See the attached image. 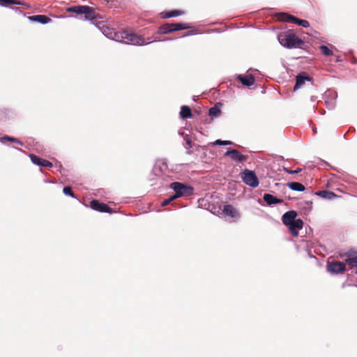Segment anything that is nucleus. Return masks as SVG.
<instances>
[{
    "mask_svg": "<svg viewBox=\"0 0 357 357\" xmlns=\"http://www.w3.org/2000/svg\"><path fill=\"white\" fill-rule=\"evenodd\" d=\"M101 30L105 36L116 41L135 45L147 44L144 38L126 30L115 32L112 28L107 25H102Z\"/></svg>",
    "mask_w": 357,
    "mask_h": 357,
    "instance_id": "1",
    "label": "nucleus"
},
{
    "mask_svg": "<svg viewBox=\"0 0 357 357\" xmlns=\"http://www.w3.org/2000/svg\"><path fill=\"white\" fill-rule=\"evenodd\" d=\"M278 40L282 45L288 48L301 47L304 44L291 30L280 33L278 35Z\"/></svg>",
    "mask_w": 357,
    "mask_h": 357,
    "instance_id": "2",
    "label": "nucleus"
},
{
    "mask_svg": "<svg viewBox=\"0 0 357 357\" xmlns=\"http://www.w3.org/2000/svg\"><path fill=\"white\" fill-rule=\"evenodd\" d=\"M170 188L175 192L174 198H178L181 197H188L193 194L194 188L190 185L179 183L174 182L171 183Z\"/></svg>",
    "mask_w": 357,
    "mask_h": 357,
    "instance_id": "3",
    "label": "nucleus"
},
{
    "mask_svg": "<svg viewBox=\"0 0 357 357\" xmlns=\"http://www.w3.org/2000/svg\"><path fill=\"white\" fill-rule=\"evenodd\" d=\"M66 11L76 14H84L85 20H93L96 17L95 10L88 6H75L67 8Z\"/></svg>",
    "mask_w": 357,
    "mask_h": 357,
    "instance_id": "4",
    "label": "nucleus"
},
{
    "mask_svg": "<svg viewBox=\"0 0 357 357\" xmlns=\"http://www.w3.org/2000/svg\"><path fill=\"white\" fill-rule=\"evenodd\" d=\"M242 181L252 188H257L259 185V179L254 171L245 169L241 173Z\"/></svg>",
    "mask_w": 357,
    "mask_h": 357,
    "instance_id": "5",
    "label": "nucleus"
},
{
    "mask_svg": "<svg viewBox=\"0 0 357 357\" xmlns=\"http://www.w3.org/2000/svg\"><path fill=\"white\" fill-rule=\"evenodd\" d=\"M278 19L280 21L285 22H290L294 24H298L300 26H302L303 27H309L310 23L308 21L305 20H301L297 17H296L294 15L287 14V13H280L278 15Z\"/></svg>",
    "mask_w": 357,
    "mask_h": 357,
    "instance_id": "6",
    "label": "nucleus"
},
{
    "mask_svg": "<svg viewBox=\"0 0 357 357\" xmlns=\"http://www.w3.org/2000/svg\"><path fill=\"white\" fill-rule=\"evenodd\" d=\"M346 270L344 263L337 261H328L327 264V271L331 273H342Z\"/></svg>",
    "mask_w": 357,
    "mask_h": 357,
    "instance_id": "7",
    "label": "nucleus"
},
{
    "mask_svg": "<svg viewBox=\"0 0 357 357\" xmlns=\"http://www.w3.org/2000/svg\"><path fill=\"white\" fill-rule=\"evenodd\" d=\"M225 156H229L231 159L234 161L238 162H243L246 161L248 158V155L242 154L237 149H229L225 153Z\"/></svg>",
    "mask_w": 357,
    "mask_h": 357,
    "instance_id": "8",
    "label": "nucleus"
},
{
    "mask_svg": "<svg viewBox=\"0 0 357 357\" xmlns=\"http://www.w3.org/2000/svg\"><path fill=\"white\" fill-rule=\"evenodd\" d=\"M90 206L91 208L97 211L106 212L109 213L112 212V209L108 205L104 203H101L98 200H92L90 202Z\"/></svg>",
    "mask_w": 357,
    "mask_h": 357,
    "instance_id": "9",
    "label": "nucleus"
},
{
    "mask_svg": "<svg viewBox=\"0 0 357 357\" xmlns=\"http://www.w3.org/2000/svg\"><path fill=\"white\" fill-rule=\"evenodd\" d=\"M303 227V222L301 219H297L289 225H288L291 234L294 237H297L298 236V230L301 229Z\"/></svg>",
    "mask_w": 357,
    "mask_h": 357,
    "instance_id": "10",
    "label": "nucleus"
},
{
    "mask_svg": "<svg viewBox=\"0 0 357 357\" xmlns=\"http://www.w3.org/2000/svg\"><path fill=\"white\" fill-rule=\"evenodd\" d=\"M29 157H30L31 162L35 165H37L40 167H50V168L52 167V162H50V161H48L47 160L43 159L38 155H36L34 154H30Z\"/></svg>",
    "mask_w": 357,
    "mask_h": 357,
    "instance_id": "11",
    "label": "nucleus"
},
{
    "mask_svg": "<svg viewBox=\"0 0 357 357\" xmlns=\"http://www.w3.org/2000/svg\"><path fill=\"white\" fill-rule=\"evenodd\" d=\"M222 212L227 216H229L234 219H238L240 217L238 211L230 204L224 205Z\"/></svg>",
    "mask_w": 357,
    "mask_h": 357,
    "instance_id": "12",
    "label": "nucleus"
},
{
    "mask_svg": "<svg viewBox=\"0 0 357 357\" xmlns=\"http://www.w3.org/2000/svg\"><path fill=\"white\" fill-rule=\"evenodd\" d=\"M297 213L295 211H289L286 212L282 217V222L284 225L288 226L296 219Z\"/></svg>",
    "mask_w": 357,
    "mask_h": 357,
    "instance_id": "13",
    "label": "nucleus"
},
{
    "mask_svg": "<svg viewBox=\"0 0 357 357\" xmlns=\"http://www.w3.org/2000/svg\"><path fill=\"white\" fill-rule=\"evenodd\" d=\"M237 79L242 83L243 85L250 86L255 84V77L252 74L247 75H238Z\"/></svg>",
    "mask_w": 357,
    "mask_h": 357,
    "instance_id": "14",
    "label": "nucleus"
},
{
    "mask_svg": "<svg viewBox=\"0 0 357 357\" xmlns=\"http://www.w3.org/2000/svg\"><path fill=\"white\" fill-rule=\"evenodd\" d=\"M28 19L32 22H36L43 24H47L52 21V20L44 15H31L28 17Z\"/></svg>",
    "mask_w": 357,
    "mask_h": 357,
    "instance_id": "15",
    "label": "nucleus"
},
{
    "mask_svg": "<svg viewBox=\"0 0 357 357\" xmlns=\"http://www.w3.org/2000/svg\"><path fill=\"white\" fill-rule=\"evenodd\" d=\"M306 80L310 81L311 80V78L309 76L305 75V73L298 75L296 76V84L294 87V90L296 91L301 88Z\"/></svg>",
    "mask_w": 357,
    "mask_h": 357,
    "instance_id": "16",
    "label": "nucleus"
},
{
    "mask_svg": "<svg viewBox=\"0 0 357 357\" xmlns=\"http://www.w3.org/2000/svg\"><path fill=\"white\" fill-rule=\"evenodd\" d=\"M10 5H20L24 8H29L30 6L24 2L17 0H0V6H9Z\"/></svg>",
    "mask_w": 357,
    "mask_h": 357,
    "instance_id": "17",
    "label": "nucleus"
},
{
    "mask_svg": "<svg viewBox=\"0 0 357 357\" xmlns=\"http://www.w3.org/2000/svg\"><path fill=\"white\" fill-rule=\"evenodd\" d=\"M263 199L269 206L283 202L282 199H278L271 194H264Z\"/></svg>",
    "mask_w": 357,
    "mask_h": 357,
    "instance_id": "18",
    "label": "nucleus"
},
{
    "mask_svg": "<svg viewBox=\"0 0 357 357\" xmlns=\"http://www.w3.org/2000/svg\"><path fill=\"white\" fill-rule=\"evenodd\" d=\"M169 29L171 32L179 31V30H184L188 29L190 28V26H189L188 24L185 23H169Z\"/></svg>",
    "mask_w": 357,
    "mask_h": 357,
    "instance_id": "19",
    "label": "nucleus"
},
{
    "mask_svg": "<svg viewBox=\"0 0 357 357\" xmlns=\"http://www.w3.org/2000/svg\"><path fill=\"white\" fill-rule=\"evenodd\" d=\"M180 116L183 119L191 118L192 116L191 109L188 106H182L181 108Z\"/></svg>",
    "mask_w": 357,
    "mask_h": 357,
    "instance_id": "20",
    "label": "nucleus"
},
{
    "mask_svg": "<svg viewBox=\"0 0 357 357\" xmlns=\"http://www.w3.org/2000/svg\"><path fill=\"white\" fill-rule=\"evenodd\" d=\"M287 186L292 190L294 191H304L305 190V186L298 182H290L287 183Z\"/></svg>",
    "mask_w": 357,
    "mask_h": 357,
    "instance_id": "21",
    "label": "nucleus"
},
{
    "mask_svg": "<svg viewBox=\"0 0 357 357\" xmlns=\"http://www.w3.org/2000/svg\"><path fill=\"white\" fill-rule=\"evenodd\" d=\"M316 194L323 198L331 199L336 197V195L328 190H321L316 192Z\"/></svg>",
    "mask_w": 357,
    "mask_h": 357,
    "instance_id": "22",
    "label": "nucleus"
},
{
    "mask_svg": "<svg viewBox=\"0 0 357 357\" xmlns=\"http://www.w3.org/2000/svg\"><path fill=\"white\" fill-rule=\"evenodd\" d=\"M208 114L212 119L219 116L221 114L220 107L218 105H215L209 109Z\"/></svg>",
    "mask_w": 357,
    "mask_h": 357,
    "instance_id": "23",
    "label": "nucleus"
},
{
    "mask_svg": "<svg viewBox=\"0 0 357 357\" xmlns=\"http://www.w3.org/2000/svg\"><path fill=\"white\" fill-rule=\"evenodd\" d=\"M182 14H183L182 11H180L178 10H172V11L166 12V13H163L162 17L163 18H169V17H177V16L181 15Z\"/></svg>",
    "mask_w": 357,
    "mask_h": 357,
    "instance_id": "24",
    "label": "nucleus"
},
{
    "mask_svg": "<svg viewBox=\"0 0 357 357\" xmlns=\"http://www.w3.org/2000/svg\"><path fill=\"white\" fill-rule=\"evenodd\" d=\"M0 141L1 142H4L5 141H9V142H11L17 143V144H18L20 146L23 145V143L21 141H20L18 139L13 137L8 136V135H5V136L1 137L0 138Z\"/></svg>",
    "mask_w": 357,
    "mask_h": 357,
    "instance_id": "25",
    "label": "nucleus"
},
{
    "mask_svg": "<svg viewBox=\"0 0 357 357\" xmlns=\"http://www.w3.org/2000/svg\"><path fill=\"white\" fill-rule=\"evenodd\" d=\"M158 33L160 34H167L169 33H171V31L169 29V23L164 24L163 25L160 26L158 29Z\"/></svg>",
    "mask_w": 357,
    "mask_h": 357,
    "instance_id": "26",
    "label": "nucleus"
},
{
    "mask_svg": "<svg viewBox=\"0 0 357 357\" xmlns=\"http://www.w3.org/2000/svg\"><path fill=\"white\" fill-rule=\"evenodd\" d=\"M345 263L350 266L351 268H353L354 266H357V255L346 259Z\"/></svg>",
    "mask_w": 357,
    "mask_h": 357,
    "instance_id": "27",
    "label": "nucleus"
},
{
    "mask_svg": "<svg viewBox=\"0 0 357 357\" xmlns=\"http://www.w3.org/2000/svg\"><path fill=\"white\" fill-rule=\"evenodd\" d=\"M320 50L321 53L325 56H331L333 54V51L330 50L327 46L326 45H321L320 46Z\"/></svg>",
    "mask_w": 357,
    "mask_h": 357,
    "instance_id": "28",
    "label": "nucleus"
},
{
    "mask_svg": "<svg viewBox=\"0 0 357 357\" xmlns=\"http://www.w3.org/2000/svg\"><path fill=\"white\" fill-rule=\"evenodd\" d=\"M213 144L215 145H230L233 144V142L231 141H227V140H221V139H217Z\"/></svg>",
    "mask_w": 357,
    "mask_h": 357,
    "instance_id": "29",
    "label": "nucleus"
},
{
    "mask_svg": "<svg viewBox=\"0 0 357 357\" xmlns=\"http://www.w3.org/2000/svg\"><path fill=\"white\" fill-rule=\"evenodd\" d=\"M63 192L66 195H69L72 197H75L74 192L72 190V188L70 186H66L63 189Z\"/></svg>",
    "mask_w": 357,
    "mask_h": 357,
    "instance_id": "30",
    "label": "nucleus"
},
{
    "mask_svg": "<svg viewBox=\"0 0 357 357\" xmlns=\"http://www.w3.org/2000/svg\"><path fill=\"white\" fill-rule=\"evenodd\" d=\"M176 198H174V195H172V197H170L169 199H165L162 202V206H167L168 204H169L173 200H174Z\"/></svg>",
    "mask_w": 357,
    "mask_h": 357,
    "instance_id": "31",
    "label": "nucleus"
},
{
    "mask_svg": "<svg viewBox=\"0 0 357 357\" xmlns=\"http://www.w3.org/2000/svg\"><path fill=\"white\" fill-rule=\"evenodd\" d=\"M286 172H288L289 174H298L299 172H301V168H297L295 170H289L287 169H285Z\"/></svg>",
    "mask_w": 357,
    "mask_h": 357,
    "instance_id": "32",
    "label": "nucleus"
},
{
    "mask_svg": "<svg viewBox=\"0 0 357 357\" xmlns=\"http://www.w3.org/2000/svg\"><path fill=\"white\" fill-rule=\"evenodd\" d=\"M188 143L190 145V144H191L190 140H188Z\"/></svg>",
    "mask_w": 357,
    "mask_h": 357,
    "instance_id": "33",
    "label": "nucleus"
},
{
    "mask_svg": "<svg viewBox=\"0 0 357 357\" xmlns=\"http://www.w3.org/2000/svg\"><path fill=\"white\" fill-rule=\"evenodd\" d=\"M345 255L350 256L351 255L349 253H346Z\"/></svg>",
    "mask_w": 357,
    "mask_h": 357,
    "instance_id": "34",
    "label": "nucleus"
}]
</instances>
